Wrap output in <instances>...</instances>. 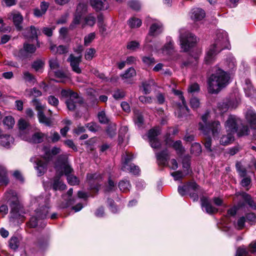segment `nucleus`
I'll return each instance as SVG.
<instances>
[{
    "label": "nucleus",
    "instance_id": "nucleus-12",
    "mask_svg": "<svg viewBox=\"0 0 256 256\" xmlns=\"http://www.w3.org/2000/svg\"><path fill=\"white\" fill-rule=\"evenodd\" d=\"M36 47L34 45L24 43L23 48L19 50L18 56L22 58H25L30 55L34 54L36 52Z\"/></svg>",
    "mask_w": 256,
    "mask_h": 256
},
{
    "label": "nucleus",
    "instance_id": "nucleus-9",
    "mask_svg": "<svg viewBox=\"0 0 256 256\" xmlns=\"http://www.w3.org/2000/svg\"><path fill=\"white\" fill-rule=\"evenodd\" d=\"M160 134L159 128H156L150 129L148 133V137L151 146L154 148H159L161 144L157 138V136Z\"/></svg>",
    "mask_w": 256,
    "mask_h": 256
},
{
    "label": "nucleus",
    "instance_id": "nucleus-24",
    "mask_svg": "<svg viewBox=\"0 0 256 256\" xmlns=\"http://www.w3.org/2000/svg\"><path fill=\"white\" fill-rule=\"evenodd\" d=\"M244 89L246 95L247 96H253L256 94V92L254 88L250 81L248 79H246L245 80V82L244 85Z\"/></svg>",
    "mask_w": 256,
    "mask_h": 256
},
{
    "label": "nucleus",
    "instance_id": "nucleus-58",
    "mask_svg": "<svg viewBox=\"0 0 256 256\" xmlns=\"http://www.w3.org/2000/svg\"><path fill=\"white\" fill-rule=\"evenodd\" d=\"M32 102L33 105L35 106L36 110L38 111V112H44V106L38 100L34 99L32 100Z\"/></svg>",
    "mask_w": 256,
    "mask_h": 256
},
{
    "label": "nucleus",
    "instance_id": "nucleus-42",
    "mask_svg": "<svg viewBox=\"0 0 256 256\" xmlns=\"http://www.w3.org/2000/svg\"><path fill=\"white\" fill-rule=\"evenodd\" d=\"M236 167L240 176L241 178L246 176L247 174L246 170L242 166L240 162H237L236 164Z\"/></svg>",
    "mask_w": 256,
    "mask_h": 256
},
{
    "label": "nucleus",
    "instance_id": "nucleus-28",
    "mask_svg": "<svg viewBox=\"0 0 256 256\" xmlns=\"http://www.w3.org/2000/svg\"><path fill=\"white\" fill-rule=\"evenodd\" d=\"M38 121L41 124H44L46 126H50L52 124L51 119L46 117L44 113V112H38Z\"/></svg>",
    "mask_w": 256,
    "mask_h": 256
},
{
    "label": "nucleus",
    "instance_id": "nucleus-3",
    "mask_svg": "<svg viewBox=\"0 0 256 256\" xmlns=\"http://www.w3.org/2000/svg\"><path fill=\"white\" fill-rule=\"evenodd\" d=\"M242 124V120L234 115L230 116L225 122V128L227 132L234 134L237 132L238 136H247L250 134V129L246 126L242 125L238 130V126Z\"/></svg>",
    "mask_w": 256,
    "mask_h": 256
},
{
    "label": "nucleus",
    "instance_id": "nucleus-63",
    "mask_svg": "<svg viewBox=\"0 0 256 256\" xmlns=\"http://www.w3.org/2000/svg\"><path fill=\"white\" fill-rule=\"evenodd\" d=\"M246 222V220L244 216L240 218L236 224V227L238 230L242 229L244 226Z\"/></svg>",
    "mask_w": 256,
    "mask_h": 256
},
{
    "label": "nucleus",
    "instance_id": "nucleus-54",
    "mask_svg": "<svg viewBox=\"0 0 256 256\" xmlns=\"http://www.w3.org/2000/svg\"><path fill=\"white\" fill-rule=\"evenodd\" d=\"M153 84L152 81L144 82L142 83L143 91L144 94H148L151 91V86Z\"/></svg>",
    "mask_w": 256,
    "mask_h": 256
},
{
    "label": "nucleus",
    "instance_id": "nucleus-52",
    "mask_svg": "<svg viewBox=\"0 0 256 256\" xmlns=\"http://www.w3.org/2000/svg\"><path fill=\"white\" fill-rule=\"evenodd\" d=\"M95 37L94 32H91L86 36L84 38V44L86 46H88L95 38Z\"/></svg>",
    "mask_w": 256,
    "mask_h": 256
},
{
    "label": "nucleus",
    "instance_id": "nucleus-26",
    "mask_svg": "<svg viewBox=\"0 0 256 256\" xmlns=\"http://www.w3.org/2000/svg\"><path fill=\"white\" fill-rule=\"evenodd\" d=\"M237 196H240L243 200L252 208L256 209V204L250 195L245 192H238L236 193Z\"/></svg>",
    "mask_w": 256,
    "mask_h": 256
},
{
    "label": "nucleus",
    "instance_id": "nucleus-13",
    "mask_svg": "<svg viewBox=\"0 0 256 256\" xmlns=\"http://www.w3.org/2000/svg\"><path fill=\"white\" fill-rule=\"evenodd\" d=\"M86 10V8L85 5L80 4L78 5L72 23L70 26L71 28H73L75 25L80 23L82 14L85 12Z\"/></svg>",
    "mask_w": 256,
    "mask_h": 256
},
{
    "label": "nucleus",
    "instance_id": "nucleus-31",
    "mask_svg": "<svg viewBox=\"0 0 256 256\" xmlns=\"http://www.w3.org/2000/svg\"><path fill=\"white\" fill-rule=\"evenodd\" d=\"M45 134L41 132H36L32 136L30 142L35 144L40 143L43 142Z\"/></svg>",
    "mask_w": 256,
    "mask_h": 256
},
{
    "label": "nucleus",
    "instance_id": "nucleus-14",
    "mask_svg": "<svg viewBox=\"0 0 256 256\" xmlns=\"http://www.w3.org/2000/svg\"><path fill=\"white\" fill-rule=\"evenodd\" d=\"M8 18L12 20L14 24L18 30H20L22 29L20 24L23 21V17L19 12L16 11L12 12L9 14Z\"/></svg>",
    "mask_w": 256,
    "mask_h": 256
},
{
    "label": "nucleus",
    "instance_id": "nucleus-36",
    "mask_svg": "<svg viewBox=\"0 0 256 256\" xmlns=\"http://www.w3.org/2000/svg\"><path fill=\"white\" fill-rule=\"evenodd\" d=\"M118 187L120 190L122 192H128L130 190L131 185L130 182L128 180H122L118 184Z\"/></svg>",
    "mask_w": 256,
    "mask_h": 256
},
{
    "label": "nucleus",
    "instance_id": "nucleus-27",
    "mask_svg": "<svg viewBox=\"0 0 256 256\" xmlns=\"http://www.w3.org/2000/svg\"><path fill=\"white\" fill-rule=\"evenodd\" d=\"M134 120L136 124L139 127L142 126L144 122V118L142 112L136 110L134 111Z\"/></svg>",
    "mask_w": 256,
    "mask_h": 256
},
{
    "label": "nucleus",
    "instance_id": "nucleus-32",
    "mask_svg": "<svg viewBox=\"0 0 256 256\" xmlns=\"http://www.w3.org/2000/svg\"><path fill=\"white\" fill-rule=\"evenodd\" d=\"M128 25L132 28H138L142 25V22L140 19L132 17L128 22Z\"/></svg>",
    "mask_w": 256,
    "mask_h": 256
},
{
    "label": "nucleus",
    "instance_id": "nucleus-45",
    "mask_svg": "<svg viewBox=\"0 0 256 256\" xmlns=\"http://www.w3.org/2000/svg\"><path fill=\"white\" fill-rule=\"evenodd\" d=\"M48 64L50 70L53 71L58 69L60 68V64L56 58H50L48 60Z\"/></svg>",
    "mask_w": 256,
    "mask_h": 256
},
{
    "label": "nucleus",
    "instance_id": "nucleus-5",
    "mask_svg": "<svg viewBox=\"0 0 256 256\" xmlns=\"http://www.w3.org/2000/svg\"><path fill=\"white\" fill-rule=\"evenodd\" d=\"M4 198L6 200L10 202L9 205L10 208V220L12 221L14 218L20 219L21 217L20 214V206L16 192L12 190H10L5 194Z\"/></svg>",
    "mask_w": 256,
    "mask_h": 256
},
{
    "label": "nucleus",
    "instance_id": "nucleus-19",
    "mask_svg": "<svg viewBox=\"0 0 256 256\" xmlns=\"http://www.w3.org/2000/svg\"><path fill=\"white\" fill-rule=\"evenodd\" d=\"M246 122L251 128L256 129V113L252 110L247 111L245 115Z\"/></svg>",
    "mask_w": 256,
    "mask_h": 256
},
{
    "label": "nucleus",
    "instance_id": "nucleus-44",
    "mask_svg": "<svg viewBox=\"0 0 256 256\" xmlns=\"http://www.w3.org/2000/svg\"><path fill=\"white\" fill-rule=\"evenodd\" d=\"M136 75V72L135 70L132 68H130L122 75V77L123 79H128L134 77Z\"/></svg>",
    "mask_w": 256,
    "mask_h": 256
},
{
    "label": "nucleus",
    "instance_id": "nucleus-6",
    "mask_svg": "<svg viewBox=\"0 0 256 256\" xmlns=\"http://www.w3.org/2000/svg\"><path fill=\"white\" fill-rule=\"evenodd\" d=\"M42 209L36 211V216H32L28 224L30 228H35L39 226L44 228L46 226V223L44 220L46 218V216L48 212V207L47 206H42Z\"/></svg>",
    "mask_w": 256,
    "mask_h": 256
},
{
    "label": "nucleus",
    "instance_id": "nucleus-15",
    "mask_svg": "<svg viewBox=\"0 0 256 256\" xmlns=\"http://www.w3.org/2000/svg\"><path fill=\"white\" fill-rule=\"evenodd\" d=\"M163 31V25L162 22L158 20H155L150 26L148 34L151 36H157Z\"/></svg>",
    "mask_w": 256,
    "mask_h": 256
},
{
    "label": "nucleus",
    "instance_id": "nucleus-18",
    "mask_svg": "<svg viewBox=\"0 0 256 256\" xmlns=\"http://www.w3.org/2000/svg\"><path fill=\"white\" fill-rule=\"evenodd\" d=\"M91 6L96 11L106 10L108 8L106 0H90Z\"/></svg>",
    "mask_w": 256,
    "mask_h": 256
},
{
    "label": "nucleus",
    "instance_id": "nucleus-8",
    "mask_svg": "<svg viewBox=\"0 0 256 256\" xmlns=\"http://www.w3.org/2000/svg\"><path fill=\"white\" fill-rule=\"evenodd\" d=\"M180 38L181 48L184 52L188 50L197 42L196 37L188 32H186L184 35L181 34Z\"/></svg>",
    "mask_w": 256,
    "mask_h": 256
},
{
    "label": "nucleus",
    "instance_id": "nucleus-22",
    "mask_svg": "<svg viewBox=\"0 0 256 256\" xmlns=\"http://www.w3.org/2000/svg\"><path fill=\"white\" fill-rule=\"evenodd\" d=\"M168 152L167 150H164L160 152L156 153V157L158 164L165 166L168 159Z\"/></svg>",
    "mask_w": 256,
    "mask_h": 256
},
{
    "label": "nucleus",
    "instance_id": "nucleus-20",
    "mask_svg": "<svg viewBox=\"0 0 256 256\" xmlns=\"http://www.w3.org/2000/svg\"><path fill=\"white\" fill-rule=\"evenodd\" d=\"M14 142V138L10 135L2 134L0 136V146L9 148Z\"/></svg>",
    "mask_w": 256,
    "mask_h": 256
},
{
    "label": "nucleus",
    "instance_id": "nucleus-43",
    "mask_svg": "<svg viewBox=\"0 0 256 256\" xmlns=\"http://www.w3.org/2000/svg\"><path fill=\"white\" fill-rule=\"evenodd\" d=\"M27 30L30 33V35L28 36V37L36 38L38 40V34H40V30L38 29H36L34 26H31L27 29Z\"/></svg>",
    "mask_w": 256,
    "mask_h": 256
},
{
    "label": "nucleus",
    "instance_id": "nucleus-29",
    "mask_svg": "<svg viewBox=\"0 0 256 256\" xmlns=\"http://www.w3.org/2000/svg\"><path fill=\"white\" fill-rule=\"evenodd\" d=\"M62 170H60L58 166H56V170L58 175L60 176V172H62L63 174H64L67 177L68 176H70L72 172V168L69 166L68 164L64 163V164L61 167Z\"/></svg>",
    "mask_w": 256,
    "mask_h": 256
},
{
    "label": "nucleus",
    "instance_id": "nucleus-39",
    "mask_svg": "<svg viewBox=\"0 0 256 256\" xmlns=\"http://www.w3.org/2000/svg\"><path fill=\"white\" fill-rule=\"evenodd\" d=\"M79 102V97L76 99L74 98H69L66 102V104L68 108L70 110H74L76 107V103Z\"/></svg>",
    "mask_w": 256,
    "mask_h": 256
},
{
    "label": "nucleus",
    "instance_id": "nucleus-38",
    "mask_svg": "<svg viewBox=\"0 0 256 256\" xmlns=\"http://www.w3.org/2000/svg\"><path fill=\"white\" fill-rule=\"evenodd\" d=\"M23 79L25 82L30 84H34L36 82L34 76L28 72H24L23 73Z\"/></svg>",
    "mask_w": 256,
    "mask_h": 256
},
{
    "label": "nucleus",
    "instance_id": "nucleus-61",
    "mask_svg": "<svg viewBox=\"0 0 256 256\" xmlns=\"http://www.w3.org/2000/svg\"><path fill=\"white\" fill-rule=\"evenodd\" d=\"M142 62L146 65L150 66L155 63L154 58L152 56H144L142 58Z\"/></svg>",
    "mask_w": 256,
    "mask_h": 256
},
{
    "label": "nucleus",
    "instance_id": "nucleus-51",
    "mask_svg": "<svg viewBox=\"0 0 256 256\" xmlns=\"http://www.w3.org/2000/svg\"><path fill=\"white\" fill-rule=\"evenodd\" d=\"M128 4L131 8L136 11L139 10L141 7L140 4L138 0H130Z\"/></svg>",
    "mask_w": 256,
    "mask_h": 256
},
{
    "label": "nucleus",
    "instance_id": "nucleus-4",
    "mask_svg": "<svg viewBox=\"0 0 256 256\" xmlns=\"http://www.w3.org/2000/svg\"><path fill=\"white\" fill-rule=\"evenodd\" d=\"M208 113H206L202 116V122H200L199 129L205 135H207L210 132H212V136L218 137L221 130V126L218 121H213L210 122H208Z\"/></svg>",
    "mask_w": 256,
    "mask_h": 256
},
{
    "label": "nucleus",
    "instance_id": "nucleus-53",
    "mask_svg": "<svg viewBox=\"0 0 256 256\" xmlns=\"http://www.w3.org/2000/svg\"><path fill=\"white\" fill-rule=\"evenodd\" d=\"M9 246L12 250H16L18 246V240L16 237L11 238L9 241Z\"/></svg>",
    "mask_w": 256,
    "mask_h": 256
},
{
    "label": "nucleus",
    "instance_id": "nucleus-11",
    "mask_svg": "<svg viewBox=\"0 0 256 256\" xmlns=\"http://www.w3.org/2000/svg\"><path fill=\"white\" fill-rule=\"evenodd\" d=\"M102 176L96 174H88L87 175V180L90 186V188L92 190H96L97 192L99 190L100 187V180Z\"/></svg>",
    "mask_w": 256,
    "mask_h": 256
},
{
    "label": "nucleus",
    "instance_id": "nucleus-62",
    "mask_svg": "<svg viewBox=\"0 0 256 256\" xmlns=\"http://www.w3.org/2000/svg\"><path fill=\"white\" fill-rule=\"evenodd\" d=\"M67 180L68 183L72 186L77 185L79 184V180L78 178L73 175L68 176L67 177Z\"/></svg>",
    "mask_w": 256,
    "mask_h": 256
},
{
    "label": "nucleus",
    "instance_id": "nucleus-50",
    "mask_svg": "<svg viewBox=\"0 0 256 256\" xmlns=\"http://www.w3.org/2000/svg\"><path fill=\"white\" fill-rule=\"evenodd\" d=\"M134 158L133 154L126 153L123 156V163L122 166H130V162Z\"/></svg>",
    "mask_w": 256,
    "mask_h": 256
},
{
    "label": "nucleus",
    "instance_id": "nucleus-55",
    "mask_svg": "<svg viewBox=\"0 0 256 256\" xmlns=\"http://www.w3.org/2000/svg\"><path fill=\"white\" fill-rule=\"evenodd\" d=\"M140 46V44L138 42L134 40L131 41L128 43L126 48L128 50L135 51Z\"/></svg>",
    "mask_w": 256,
    "mask_h": 256
},
{
    "label": "nucleus",
    "instance_id": "nucleus-16",
    "mask_svg": "<svg viewBox=\"0 0 256 256\" xmlns=\"http://www.w3.org/2000/svg\"><path fill=\"white\" fill-rule=\"evenodd\" d=\"M200 202L202 207L205 208L208 214H212L218 212V209L212 206L210 200L208 198L202 196L200 198Z\"/></svg>",
    "mask_w": 256,
    "mask_h": 256
},
{
    "label": "nucleus",
    "instance_id": "nucleus-30",
    "mask_svg": "<svg viewBox=\"0 0 256 256\" xmlns=\"http://www.w3.org/2000/svg\"><path fill=\"white\" fill-rule=\"evenodd\" d=\"M227 135L222 136L220 140V144L222 145H228L234 140V134L230 132H227Z\"/></svg>",
    "mask_w": 256,
    "mask_h": 256
},
{
    "label": "nucleus",
    "instance_id": "nucleus-48",
    "mask_svg": "<svg viewBox=\"0 0 256 256\" xmlns=\"http://www.w3.org/2000/svg\"><path fill=\"white\" fill-rule=\"evenodd\" d=\"M3 123L4 125L8 126V128H12L14 124V120L12 116H8L4 119Z\"/></svg>",
    "mask_w": 256,
    "mask_h": 256
},
{
    "label": "nucleus",
    "instance_id": "nucleus-17",
    "mask_svg": "<svg viewBox=\"0 0 256 256\" xmlns=\"http://www.w3.org/2000/svg\"><path fill=\"white\" fill-rule=\"evenodd\" d=\"M68 60L70 62V66L74 72L78 74L81 72V70L79 67V64L81 61V56H74L73 54H71Z\"/></svg>",
    "mask_w": 256,
    "mask_h": 256
},
{
    "label": "nucleus",
    "instance_id": "nucleus-60",
    "mask_svg": "<svg viewBox=\"0 0 256 256\" xmlns=\"http://www.w3.org/2000/svg\"><path fill=\"white\" fill-rule=\"evenodd\" d=\"M98 118L99 122L102 124H106L108 122V119L106 117V114L104 111L99 112L98 114Z\"/></svg>",
    "mask_w": 256,
    "mask_h": 256
},
{
    "label": "nucleus",
    "instance_id": "nucleus-57",
    "mask_svg": "<svg viewBox=\"0 0 256 256\" xmlns=\"http://www.w3.org/2000/svg\"><path fill=\"white\" fill-rule=\"evenodd\" d=\"M182 168L185 170H188L190 167V158L186 156L184 157L182 160Z\"/></svg>",
    "mask_w": 256,
    "mask_h": 256
},
{
    "label": "nucleus",
    "instance_id": "nucleus-2",
    "mask_svg": "<svg viewBox=\"0 0 256 256\" xmlns=\"http://www.w3.org/2000/svg\"><path fill=\"white\" fill-rule=\"evenodd\" d=\"M229 74L222 70L218 68L208 80V90L211 94L218 93L229 82Z\"/></svg>",
    "mask_w": 256,
    "mask_h": 256
},
{
    "label": "nucleus",
    "instance_id": "nucleus-40",
    "mask_svg": "<svg viewBox=\"0 0 256 256\" xmlns=\"http://www.w3.org/2000/svg\"><path fill=\"white\" fill-rule=\"evenodd\" d=\"M202 152V148L200 144L195 142L192 144L190 148V153L195 156L199 155Z\"/></svg>",
    "mask_w": 256,
    "mask_h": 256
},
{
    "label": "nucleus",
    "instance_id": "nucleus-49",
    "mask_svg": "<svg viewBox=\"0 0 256 256\" xmlns=\"http://www.w3.org/2000/svg\"><path fill=\"white\" fill-rule=\"evenodd\" d=\"M128 131V128L126 126H123L120 128L118 134V143L120 144L123 142L124 135L127 133Z\"/></svg>",
    "mask_w": 256,
    "mask_h": 256
},
{
    "label": "nucleus",
    "instance_id": "nucleus-37",
    "mask_svg": "<svg viewBox=\"0 0 256 256\" xmlns=\"http://www.w3.org/2000/svg\"><path fill=\"white\" fill-rule=\"evenodd\" d=\"M61 94L63 97L74 98V99H76L78 97V94L70 89L62 90L61 91Z\"/></svg>",
    "mask_w": 256,
    "mask_h": 256
},
{
    "label": "nucleus",
    "instance_id": "nucleus-33",
    "mask_svg": "<svg viewBox=\"0 0 256 256\" xmlns=\"http://www.w3.org/2000/svg\"><path fill=\"white\" fill-rule=\"evenodd\" d=\"M122 169L124 171H128L135 175L138 174L140 172L139 168L133 164H130L128 166H122Z\"/></svg>",
    "mask_w": 256,
    "mask_h": 256
},
{
    "label": "nucleus",
    "instance_id": "nucleus-23",
    "mask_svg": "<svg viewBox=\"0 0 256 256\" xmlns=\"http://www.w3.org/2000/svg\"><path fill=\"white\" fill-rule=\"evenodd\" d=\"M47 164L46 162L41 160H37L36 162L34 168L37 171V175L38 176H42L46 170Z\"/></svg>",
    "mask_w": 256,
    "mask_h": 256
},
{
    "label": "nucleus",
    "instance_id": "nucleus-35",
    "mask_svg": "<svg viewBox=\"0 0 256 256\" xmlns=\"http://www.w3.org/2000/svg\"><path fill=\"white\" fill-rule=\"evenodd\" d=\"M8 182V179L6 170L4 166H0V183L2 184L6 185Z\"/></svg>",
    "mask_w": 256,
    "mask_h": 256
},
{
    "label": "nucleus",
    "instance_id": "nucleus-41",
    "mask_svg": "<svg viewBox=\"0 0 256 256\" xmlns=\"http://www.w3.org/2000/svg\"><path fill=\"white\" fill-rule=\"evenodd\" d=\"M172 146L176 150L178 154H182L184 151V148L182 146V142L180 140H176L174 142Z\"/></svg>",
    "mask_w": 256,
    "mask_h": 256
},
{
    "label": "nucleus",
    "instance_id": "nucleus-59",
    "mask_svg": "<svg viewBox=\"0 0 256 256\" xmlns=\"http://www.w3.org/2000/svg\"><path fill=\"white\" fill-rule=\"evenodd\" d=\"M44 63L41 60H37L34 61L32 64V68L36 71L40 70L44 66Z\"/></svg>",
    "mask_w": 256,
    "mask_h": 256
},
{
    "label": "nucleus",
    "instance_id": "nucleus-56",
    "mask_svg": "<svg viewBox=\"0 0 256 256\" xmlns=\"http://www.w3.org/2000/svg\"><path fill=\"white\" fill-rule=\"evenodd\" d=\"M116 126L115 124H110L108 126L106 133L110 136L112 137L116 134Z\"/></svg>",
    "mask_w": 256,
    "mask_h": 256
},
{
    "label": "nucleus",
    "instance_id": "nucleus-21",
    "mask_svg": "<svg viewBox=\"0 0 256 256\" xmlns=\"http://www.w3.org/2000/svg\"><path fill=\"white\" fill-rule=\"evenodd\" d=\"M174 50V42L170 37L166 38V43L162 48V52L164 54L170 55Z\"/></svg>",
    "mask_w": 256,
    "mask_h": 256
},
{
    "label": "nucleus",
    "instance_id": "nucleus-64",
    "mask_svg": "<svg viewBox=\"0 0 256 256\" xmlns=\"http://www.w3.org/2000/svg\"><path fill=\"white\" fill-rule=\"evenodd\" d=\"M47 100L48 104L54 106H58L59 103L58 100L54 96H48Z\"/></svg>",
    "mask_w": 256,
    "mask_h": 256
},
{
    "label": "nucleus",
    "instance_id": "nucleus-7",
    "mask_svg": "<svg viewBox=\"0 0 256 256\" xmlns=\"http://www.w3.org/2000/svg\"><path fill=\"white\" fill-rule=\"evenodd\" d=\"M200 189L199 186L194 182H189L183 186H178V190L180 194L184 196L186 194L195 202L198 199V192Z\"/></svg>",
    "mask_w": 256,
    "mask_h": 256
},
{
    "label": "nucleus",
    "instance_id": "nucleus-10",
    "mask_svg": "<svg viewBox=\"0 0 256 256\" xmlns=\"http://www.w3.org/2000/svg\"><path fill=\"white\" fill-rule=\"evenodd\" d=\"M62 175V172H60V176L57 175L50 180V186L54 190L62 191L66 188V185L60 180V176Z\"/></svg>",
    "mask_w": 256,
    "mask_h": 256
},
{
    "label": "nucleus",
    "instance_id": "nucleus-1",
    "mask_svg": "<svg viewBox=\"0 0 256 256\" xmlns=\"http://www.w3.org/2000/svg\"><path fill=\"white\" fill-rule=\"evenodd\" d=\"M228 36L226 31L220 30L216 34L214 42L208 48L204 58L207 64H210L215 60L216 55L222 50L228 48Z\"/></svg>",
    "mask_w": 256,
    "mask_h": 256
},
{
    "label": "nucleus",
    "instance_id": "nucleus-34",
    "mask_svg": "<svg viewBox=\"0 0 256 256\" xmlns=\"http://www.w3.org/2000/svg\"><path fill=\"white\" fill-rule=\"evenodd\" d=\"M96 23V18L92 14H90L84 18V22L82 24V26L84 28L86 25L92 26Z\"/></svg>",
    "mask_w": 256,
    "mask_h": 256
},
{
    "label": "nucleus",
    "instance_id": "nucleus-46",
    "mask_svg": "<svg viewBox=\"0 0 256 256\" xmlns=\"http://www.w3.org/2000/svg\"><path fill=\"white\" fill-rule=\"evenodd\" d=\"M200 90V86L197 83H194L190 84L188 88V92L192 95L198 92Z\"/></svg>",
    "mask_w": 256,
    "mask_h": 256
},
{
    "label": "nucleus",
    "instance_id": "nucleus-47",
    "mask_svg": "<svg viewBox=\"0 0 256 256\" xmlns=\"http://www.w3.org/2000/svg\"><path fill=\"white\" fill-rule=\"evenodd\" d=\"M26 95L29 96H33L34 97H38L42 95L41 92L35 88L30 90H26Z\"/></svg>",
    "mask_w": 256,
    "mask_h": 256
},
{
    "label": "nucleus",
    "instance_id": "nucleus-25",
    "mask_svg": "<svg viewBox=\"0 0 256 256\" xmlns=\"http://www.w3.org/2000/svg\"><path fill=\"white\" fill-rule=\"evenodd\" d=\"M205 16V12L204 10L200 8H194L192 10L191 18L195 20H202Z\"/></svg>",
    "mask_w": 256,
    "mask_h": 256
}]
</instances>
